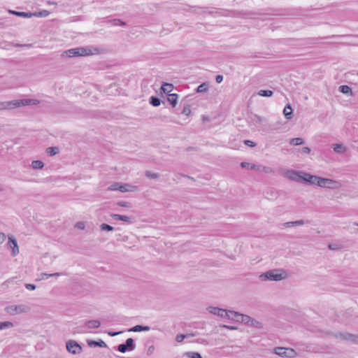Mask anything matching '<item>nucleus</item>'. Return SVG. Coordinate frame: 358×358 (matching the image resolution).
Instances as JSON below:
<instances>
[{
	"mask_svg": "<svg viewBox=\"0 0 358 358\" xmlns=\"http://www.w3.org/2000/svg\"><path fill=\"white\" fill-rule=\"evenodd\" d=\"M31 166L34 169H41L44 166V164L42 161L34 160L31 162Z\"/></svg>",
	"mask_w": 358,
	"mask_h": 358,
	"instance_id": "c85d7f7f",
	"label": "nucleus"
},
{
	"mask_svg": "<svg viewBox=\"0 0 358 358\" xmlns=\"http://www.w3.org/2000/svg\"><path fill=\"white\" fill-rule=\"evenodd\" d=\"M320 177L310 175L305 173L303 176V183H308V185H317L318 184Z\"/></svg>",
	"mask_w": 358,
	"mask_h": 358,
	"instance_id": "4468645a",
	"label": "nucleus"
},
{
	"mask_svg": "<svg viewBox=\"0 0 358 358\" xmlns=\"http://www.w3.org/2000/svg\"><path fill=\"white\" fill-rule=\"evenodd\" d=\"M303 172L294 171V170H288L286 173V176L288 179L297 182H303Z\"/></svg>",
	"mask_w": 358,
	"mask_h": 358,
	"instance_id": "1a4fd4ad",
	"label": "nucleus"
},
{
	"mask_svg": "<svg viewBox=\"0 0 358 358\" xmlns=\"http://www.w3.org/2000/svg\"><path fill=\"white\" fill-rule=\"evenodd\" d=\"M222 327L226 328L229 330H236L238 328L234 326H228V325H222Z\"/></svg>",
	"mask_w": 358,
	"mask_h": 358,
	"instance_id": "4d7b16f0",
	"label": "nucleus"
},
{
	"mask_svg": "<svg viewBox=\"0 0 358 358\" xmlns=\"http://www.w3.org/2000/svg\"><path fill=\"white\" fill-rule=\"evenodd\" d=\"M223 80V76L222 75H217L215 77V81L217 83H220Z\"/></svg>",
	"mask_w": 358,
	"mask_h": 358,
	"instance_id": "5fc2aeb1",
	"label": "nucleus"
},
{
	"mask_svg": "<svg viewBox=\"0 0 358 358\" xmlns=\"http://www.w3.org/2000/svg\"><path fill=\"white\" fill-rule=\"evenodd\" d=\"M46 152L49 156H54L58 152V148L56 147H48Z\"/></svg>",
	"mask_w": 358,
	"mask_h": 358,
	"instance_id": "e433bc0d",
	"label": "nucleus"
},
{
	"mask_svg": "<svg viewBox=\"0 0 358 358\" xmlns=\"http://www.w3.org/2000/svg\"><path fill=\"white\" fill-rule=\"evenodd\" d=\"M49 13H50L49 11H48L46 10H43L40 12L32 13V14H34L33 16L40 17H45L49 15Z\"/></svg>",
	"mask_w": 358,
	"mask_h": 358,
	"instance_id": "c9c22d12",
	"label": "nucleus"
},
{
	"mask_svg": "<svg viewBox=\"0 0 358 358\" xmlns=\"http://www.w3.org/2000/svg\"><path fill=\"white\" fill-rule=\"evenodd\" d=\"M87 344L91 348H92V347L106 348L107 347L106 343L101 340H99L98 341H88Z\"/></svg>",
	"mask_w": 358,
	"mask_h": 358,
	"instance_id": "6ab92c4d",
	"label": "nucleus"
},
{
	"mask_svg": "<svg viewBox=\"0 0 358 358\" xmlns=\"http://www.w3.org/2000/svg\"><path fill=\"white\" fill-rule=\"evenodd\" d=\"M66 350L73 355H79L82 352V347L75 341L70 340L66 342Z\"/></svg>",
	"mask_w": 358,
	"mask_h": 358,
	"instance_id": "9d476101",
	"label": "nucleus"
},
{
	"mask_svg": "<svg viewBox=\"0 0 358 358\" xmlns=\"http://www.w3.org/2000/svg\"><path fill=\"white\" fill-rule=\"evenodd\" d=\"M229 313H231V320H235L237 322L243 323L244 324H247L248 323V320L250 316L240 313L234 310H229Z\"/></svg>",
	"mask_w": 358,
	"mask_h": 358,
	"instance_id": "6e6552de",
	"label": "nucleus"
},
{
	"mask_svg": "<svg viewBox=\"0 0 358 358\" xmlns=\"http://www.w3.org/2000/svg\"><path fill=\"white\" fill-rule=\"evenodd\" d=\"M130 187L131 186L127 184H124V185L119 184L118 190L121 192H127L130 191V189H129Z\"/></svg>",
	"mask_w": 358,
	"mask_h": 358,
	"instance_id": "a19ab883",
	"label": "nucleus"
},
{
	"mask_svg": "<svg viewBox=\"0 0 358 358\" xmlns=\"http://www.w3.org/2000/svg\"><path fill=\"white\" fill-rule=\"evenodd\" d=\"M257 94L261 96L271 97L273 96V91L269 90H261L257 92Z\"/></svg>",
	"mask_w": 358,
	"mask_h": 358,
	"instance_id": "c756f323",
	"label": "nucleus"
},
{
	"mask_svg": "<svg viewBox=\"0 0 358 358\" xmlns=\"http://www.w3.org/2000/svg\"><path fill=\"white\" fill-rule=\"evenodd\" d=\"M244 143L250 147H255L256 145L255 143L250 140H245Z\"/></svg>",
	"mask_w": 358,
	"mask_h": 358,
	"instance_id": "49530a36",
	"label": "nucleus"
},
{
	"mask_svg": "<svg viewBox=\"0 0 358 358\" xmlns=\"http://www.w3.org/2000/svg\"><path fill=\"white\" fill-rule=\"evenodd\" d=\"M75 227L78 229H84L85 227V223L84 222H78L76 224Z\"/></svg>",
	"mask_w": 358,
	"mask_h": 358,
	"instance_id": "37998d69",
	"label": "nucleus"
},
{
	"mask_svg": "<svg viewBox=\"0 0 358 358\" xmlns=\"http://www.w3.org/2000/svg\"><path fill=\"white\" fill-rule=\"evenodd\" d=\"M61 275L62 273H50V275H51V277H58L60 276Z\"/></svg>",
	"mask_w": 358,
	"mask_h": 358,
	"instance_id": "052dcab7",
	"label": "nucleus"
},
{
	"mask_svg": "<svg viewBox=\"0 0 358 358\" xmlns=\"http://www.w3.org/2000/svg\"><path fill=\"white\" fill-rule=\"evenodd\" d=\"M208 83H203L202 84H201L200 85L198 86V87L196 88V92H206L208 91Z\"/></svg>",
	"mask_w": 358,
	"mask_h": 358,
	"instance_id": "2f4dec72",
	"label": "nucleus"
},
{
	"mask_svg": "<svg viewBox=\"0 0 358 358\" xmlns=\"http://www.w3.org/2000/svg\"><path fill=\"white\" fill-rule=\"evenodd\" d=\"M305 222L302 220H296L294 222H287L284 224V225L286 227H296V226H301L304 224Z\"/></svg>",
	"mask_w": 358,
	"mask_h": 358,
	"instance_id": "bb28decb",
	"label": "nucleus"
},
{
	"mask_svg": "<svg viewBox=\"0 0 358 358\" xmlns=\"http://www.w3.org/2000/svg\"><path fill=\"white\" fill-rule=\"evenodd\" d=\"M259 278L262 280H268L273 281H280L287 278V274L284 271H281L278 269H273L261 274Z\"/></svg>",
	"mask_w": 358,
	"mask_h": 358,
	"instance_id": "7ed1b4c3",
	"label": "nucleus"
},
{
	"mask_svg": "<svg viewBox=\"0 0 358 358\" xmlns=\"http://www.w3.org/2000/svg\"><path fill=\"white\" fill-rule=\"evenodd\" d=\"M301 152L305 154H309L310 152V148L308 147H303L301 149Z\"/></svg>",
	"mask_w": 358,
	"mask_h": 358,
	"instance_id": "864d4df0",
	"label": "nucleus"
},
{
	"mask_svg": "<svg viewBox=\"0 0 358 358\" xmlns=\"http://www.w3.org/2000/svg\"><path fill=\"white\" fill-rule=\"evenodd\" d=\"M173 89V85L171 83H164L162 87L161 90L163 91L164 93L169 94V93L171 92Z\"/></svg>",
	"mask_w": 358,
	"mask_h": 358,
	"instance_id": "5701e85b",
	"label": "nucleus"
},
{
	"mask_svg": "<svg viewBox=\"0 0 358 358\" xmlns=\"http://www.w3.org/2000/svg\"><path fill=\"white\" fill-rule=\"evenodd\" d=\"M11 244H13V246H15V247L18 246L17 243V241L13 236H8V241L6 244V246H11Z\"/></svg>",
	"mask_w": 358,
	"mask_h": 358,
	"instance_id": "58836bf2",
	"label": "nucleus"
},
{
	"mask_svg": "<svg viewBox=\"0 0 358 358\" xmlns=\"http://www.w3.org/2000/svg\"><path fill=\"white\" fill-rule=\"evenodd\" d=\"M100 326L101 322L97 320H88L85 322V327L87 331L99 328Z\"/></svg>",
	"mask_w": 358,
	"mask_h": 358,
	"instance_id": "2eb2a0df",
	"label": "nucleus"
},
{
	"mask_svg": "<svg viewBox=\"0 0 358 358\" xmlns=\"http://www.w3.org/2000/svg\"><path fill=\"white\" fill-rule=\"evenodd\" d=\"M273 352L282 358H294L297 356V352L291 348L276 347Z\"/></svg>",
	"mask_w": 358,
	"mask_h": 358,
	"instance_id": "39448f33",
	"label": "nucleus"
},
{
	"mask_svg": "<svg viewBox=\"0 0 358 358\" xmlns=\"http://www.w3.org/2000/svg\"><path fill=\"white\" fill-rule=\"evenodd\" d=\"M206 310L215 316H217L221 318H231L229 310H227L223 308H220L215 306H208L206 308Z\"/></svg>",
	"mask_w": 358,
	"mask_h": 358,
	"instance_id": "0eeeda50",
	"label": "nucleus"
},
{
	"mask_svg": "<svg viewBox=\"0 0 358 358\" xmlns=\"http://www.w3.org/2000/svg\"><path fill=\"white\" fill-rule=\"evenodd\" d=\"M333 150L338 153H343L345 152L346 149L341 143H336L332 145Z\"/></svg>",
	"mask_w": 358,
	"mask_h": 358,
	"instance_id": "b1692460",
	"label": "nucleus"
},
{
	"mask_svg": "<svg viewBox=\"0 0 358 358\" xmlns=\"http://www.w3.org/2000/svg\"><path fill=\"white\" fill-rule=\"evenodd\" d=\"M332 336L343 341L358 345V335L352 334L349 332L338 331L334 333Z\"/></svg>",
	"mask_w": 358,
	"mask_h": 358,
	"instance_id": "20e7f679",
	"label": "nucleus"
},
{
	"mask_svg": "<svg viewBox=\"0 0 358 358\" xmlns=\"http://www.w3.org/2000/svg\"><path fill=\"white\" fill-rule=\"evenodd\" d=\"M149 103L155 107H157L161 103V100L157 96H152L149 99Z\"/></svg>",
	"mask_w": 358,
	"mask_h": 358,
	"instance_id": "cd10ccee",
	"label": "nucleus"
},
{
	"mask_svg": "<svg viewBox=\"0 0 358 358\" xmlns=\"http://www.w3.org/2000/svg\"><path fill=\"white\" fill-rule=\"evenodd\" d=\"M357 225H358V223H357Z\"/></svg>",
	"mask_w": 358,
	"mask_h": 358,
	"instance_id": "774afa93",
	"label": "nucleus"
},
{
	"mask_svg": "<svg viewBox=\"0 0 358 358\" xmlns=\"http://www.w3.org/2000/svg\"><path fill=\"white\" fill-rule=\"evenodd\" d=\"M65 52L69 57L88 56L92 55V52L90 48L83 47L69 49L66 50Z\"/></svg>",
	"mask_w": 358,
	"mask_h": 358,
	"instance_id": "423d86ee",
	"label": "nucleus"
},
{
	"mask_svg": "<svg viewBox=\"0 0 358 358\" xmlns=\"http://www.w3.org/2000/svg\"><path fill=\"white\" fill-rule=\"evenodd\" d=\"M150 328L148 326L136 325L129 329V331L139 332V331H148Z\"/></svg>",
	"mask_w": 358,
	"mask_h": 358,
	"instance_id": "aec40b11",
	"label": "nucleus"
},
{
	"mask_svg": "<svg viewBox=\"0 0 358 358\" xmlns=\"http://www.w3.org/2000/svg\"><path fill=\"white\" fill-rule=\"evenodd\" d=\"M338 182L329 178H324L320 177L317 185L321 187L336 188L337 187Z\"/></svg>",
	"mask_w": 358,
	"mask_h": 358,
	"instance_id": "9b49d317",
	"label": "nucleus"
},
{
	"mask_svg": "<svg viewBox=\"0 0 358 358\" xmlns=\"http://www.w3.org/2000/svg\"><path fill=\"white\" fill-rule=\"evenodd\" d=\"M12 248V255L15 256L19 253V248Z\"/></svg>",
	"mask_w": 358,
	"mask_h": 358,
	"instance_id": "6e6d98bb",
	"label": "nucleus"
},
{
	"mask_svg": "<svg viewBox=\"0 0 358 358\" xmlns=\"http://www.w3.org/2000/svg\"><path fill=\"white\" fill-rule=\"evenodd\" d=\"M154 350H155V347H154L153 345L150 346V347H149V348H148V354H151V353H152V352H153V351H154Z\"/></svg>",
	"mask_w": 358,
	"mask_h": 358,
	"instance_id": "bf43d9fd",
	"label": "nucleus"
},
{
	"mask_svg": "<svg viewBox=\"0 0 358 358\" xmlns=\"http://www.w3.org/2000/svg\"><path fill=\"white\" fill-rule=\"evenodd\" d=\"M43 275L45 276V278H44L45 280L51 277V275H50V274H48V273H44V274H43Z\"/></svg>",
	"mask_w": 358,
	"mask_h": 358,
	"instance_id": "e2e57ef3",
	"label": "nucleus"
},
{
	"mask_svg": "<svg viewBox=\"0 0 358 358\" xmlns=\"http://www.w3.org/2000/svg\"><path fill=\"white\" fill-rule=\"evenodd\" d=\"M100 229L102 231H112L114 230V227L108 224L103 223L100 225Z\"/></svg>",
	"mask_w": 358,
	"mask_h": 358,
	"instance_id": "4c0bfd02",
	"label": "nucleus"
},
{
	"mask_svg": "<svg viewBox=\"0 0 358 358\" xmlns=\"http://www.w3.org/2000/svg\"><path fill=\"white\" fill-rule=\"evenodd\" d=\"M224 252L228 258L235 259L240 256L241 251L238 248H227Z\"/></svg>",
	"mask_w": 358,
	"mask_h": 358,
	"instance_id": "ddd939ff",
	"label": "nucleus"
},
{
	"mask_svg": "<svg viewBox=\"0 0 358 358\" xmlns=\"http://www.w3.org/2000/svg\"><path fill=\"white\" fill-rule=\"evenodd\" d=\"M119 183L115 182L108 187L110 190H118Z\"/></svg>",
	"mask_w": 358,
	"mask_h": 358,
	"instance_id": "09e8293b",
	"label": "nucleus"
},
{
	"mask_svg": "<svg viewBox=\"0 0 358 358\" xmlns=\"http://www.w3.org/2000/svg\"><path fill=\"white\" fill-rule=\"evenodd\" d=\"M145 176L150 179H157L159 177V174L158 173H152L150 171H146Z\"/></svg>",
	"mask_w": 358,
	"mask_h": 358,
	"instance_id": "f704fd0d",
	"label": "nucleus"
},
{
	"mask_svg": "<svg viewBox=\"0 0 358 358\" xmlns=\"http://www.w3.org/2000/svg\"><path fill=\"white\" fill-rule=\"evenodd\" d=\"M9 13L13 15H15L16 16L26 17V18L31 17H33V15H34V14H32L31 12H20V11L12 10H10Z\"/></svg>",
	"mask_w": 358,
	"mask_h": 358,
	"instance_id": "a211bd4d",
	"label": "nucleus"
},
{
	"mask_svg": "<svg viewBox=\"0 0 358 358\" xmlns=\"http://www.w3.org/2000/svg\"><path fill=\"white\" fill-rule=\"evenodd\" d=\"M109 22L114 26L124 27L127 24L125 22H123L120 19H113V20H110Z\"/></svg>",
	"mask_w": 358,
	"mask_h": 358,
	"instance_id": "72a5a7b5",
	"label": "nucleus"
},
{
	"mask_svg": "<svg viewBox=\"0 0 358 358\" xmlns=\"http://www.w3.org/2000/svg\"><path fill=\"white\" fill-rule=\"evenodd\" d=\"M194 334H178L176 336V341L178 343H182L185 338H190L194 336Z\"/></svg>",
	"mask_w": 358,
	"mask_h": 358,
	"instance_id": "393cba45",
	"label": "nucleus"
},
{
	"mask_svg": "<svg viewBox=\"0 0 358 358\" xmlns=\"http://www.w3.org/2000/svg\"><path fill=\"white\" fill-rule=\"evenodd\" d=\"M25 287L29 290H34L36 289V286L33 284H26Z\"/></svg>",
	"mask_w": 358,
	"mask_h": 358,
	"instance_id": "603ef678",
	"label": "nucleus"
},
{
	"mask_svg": "<svg viewBox=\"0 0 358 358\" xmlns=\"http://www.w3.org/2000/svg\"><path fill=\"white\" fill-rule=\"evenodd\" d=\"M182 176H184V177H187V178H189V179H192V180H193V178H192V177H190V176H184V175H182Z\"/></svg>",
	"mask_w": 358,
	"mask_h": 358,
	"instance_id": "69168bd1",
	"label": "nucleus"
},
{
	"mask_svg": "<svg viewBox=\"0 0 358 358\" xmlns=\"http://www.w3.org/2000/svg\"><path fill=\"white\" fill-rule=\"evenodd\" d=\"M208 120V117H206V116H203V120L205 121V120Z\"/></svg>",
	"mask_w": 358,
	"mask_h": 358,
	"instance_id": "338daca9",
	"label": "nucleus"
},
{
	"mask_svg": "<svg viewBox=\"0 0 358 358\" xmlns=\"http://www.w3.org/2000/svg\"><path fill=\"white\" fill-rule=\"evenodd\" d=\"M253 120H254V121H255L256 122L261 124V123L263 122V120H264V117H261V116H259V115H254V119H253Z\"/></svg>",
	"mask_w": 358,
	"mask_h": 358,
	"instance_id": "c03bdc74",
	"label": "nucleus"
},
{
	"mask_svg": "<svg viewBox=\"0 0 358 358\" xmlns=\"http://www.w3.org/2000/svg\"><path fill=\"white\" fill-rule=\"evenodd\" d=\"M338 91L343 94H350L351 95H352V89L348 85H344L339 86Z\"/></svg>",
	"mask_w": 358,
	"mask_h": 358,
	"instance_id": "a878e982",
	"label": "nucleus"
},
{
	"mask_svg": "<svg viewBox=\"0 0 358 358\" xmlns=\"http://www.w3.org/2000/svg\"><path fill=\"white\" fill-rule=\"evenodd\" d=\"M283 114L287 120H290L292 117V108L289 104L286 105L284 108Z\"/></svg>",
	"mask_w": 358,
	"mask_h": 358,
	"instance_id": "4be33fe9",
	"label": "nucleus"
},
{
	"mask_svg": "<svg viewBox=\"0 0 358 358\" xmlns=\"http://www.w3.org/2000/svg\"><path fill=\"white\" fill-rule=\"evenodd\" d=\"M39 101L33 99H16L0 103V109H12L29 105H37Z\"/></svg>",
	"mask_w": 358,
	"mask_h": 358,
	"instance_id": "f257e3e1",
	"label": "nucleus"
},
{
	"mask_svg": "<svg viewBox=\"0 0 358 358\" xmlns=\"http://www.w3.org/2000/svg\"><path fill=\"white\" fill-rule=\"evenodd\" d=\"M136 346L134 343V340L131 338H127L126 341V343L120 344L117 347V350L122 352L124 353L127 350L132 351L135 349Z\"/></svg>",
	"mask_w": 358,
	"mask_h": 358,
	"instance_id": "f8f14e48",
	"label": "nucleus"
},
{
	"mask_svg": "<svg viewBox=\"0 0 358 358\" xmlns=\"http://www.w3.org/2000/svg\"><path fill=\"white\" fill-rule=\"evenodd\" d=\"M178 96L177 94H168L167 100L169 103L172 106V107H176L178 103Z\"/></svg>",
	"mask_w": 358,
	"mask_h": 358,
	"instance_id": "412c9836",
	"label": "nucleus"
},
{
	"mask_svg": "<svg viewBox=\"0 0 358 358\" xmlns=\"http://www.w3.org/2000/svg\"><path fill=\"white\" fill-rule=\"evenodd\" d=\"M182 113L187 116L190 115L191 109L189 105H186L184 106Z\"/></svg>",
	"mask_w": 358,
	"mask_h": 358,
	"instance_id": "79ce46f5",
	"label": "nucleus"
},
{
	"mask_svg": "<svg viewBox=\"0 0 358 358\" xmlns=\"http://www.w3.org/2000/svg\"><path fill=\"white\" fill-rule=\"evenodd\" d=\"M111 217H113L115 220H121L127 223H132L133 218L131 217H129L127 215H122L119 214H111Z\"/></svg>",
	"mask_w": 358,
	"mask_h": 358,
	"instance_id": "dca6fc26",
	"label": "nucleus"
},
{
	"mask_svg": "<svg viewBox=\"0 0 358 358\" xmlns=\"http://www.w3.org/2000/svg\"><path fill=\"white\" fill-rule=\"evenodd\" d=\"M247 325H249L250 327H252L255 329H261L264 327V324L262 322L257 320L251 317H250V319L248 320V323Z\"/></svg>",
	"mask_w": 358,
	"mask_h": 358,
	"instance_id": "f3484780",
	"label": "nucleus"
},
{
	"mask_svg": "<svg viewBox=\"0 0 358 358\" xmlns=\"http://www.w3.org/2000/svg\"><path fill=\"white\" fill-rule=\"evenodd\" d=\"M303 139L301 138H294L290 139L289 143L294 145H300L303 144Z\"/></svg>",
	"mask_w": 358,
	"mask_h": 358,
	"instance_id": "473e14b6",
	"label": "nucleus"
},
{
	"mask_svg": "<svg viewBox=\"0 0 358 358\" xmlns=\"http://www.w3.org/2000/svg\"><path fill=\"white\" fill-rule=\"evenodd\" d=\"M252 164L248 163V162H241V166L243 168V169H250V166Z\"/></svg>",
	"mask_w": 358,
	"mask_h": 358,
	"instance_id": "de8ad7c7",
	"label": "nucleus"
},
{
	"mask_svg": "<svg viewBox=\"0 0 358 358\" xmlns=\"http://www.w3.org/2000/svg\"><path fill=\"white\" fill-rule=\"evenodd\" d=\"M6 238V236L3 233H0V244H2Z\"/></svg>",
	"mask_w": 358,
	"mask_h": 358,
	"instance_id": "3c124183",
	"label": "nucleus"
},
{
	"mask_svg": "<svg viewBox=\"0 0 358 358\" xmlns=\"http://www.w3.org/2000/svg\"><path fill=\"white\" fill-rule=\"evenodd\" d=\"M185 355L189 358H202L200 353L196 352H187Z\"/></svg>",
	"mask_w": 358,
	"mask_h": 358,
	"instance_id": "ea45409f",
	"label": "nucleus"
},
{
	"mask_svg": "<svg viewBox=\"0 0 358 358\" xmlns=\"http://www.w3.org/2000/svg\"><path fill=\"white\" fill-rule=\"evenodd\" d=\"M268 168L266 167V166H262V171H264V172H268Z\"/></svg>",
	"mask_w": 358,
	"mask_h": 358,
	"instance_id": "680f3d73",
	"label": "nucleus"
},
{
	"mask_svg": "<svg viewBox=\"0 0 358 358\" xmlns=\"http://www.w3.org/2000/svg\"><path fill=\"white\" fill-rule=\"evenodd\" d=\"M122 333V331H118V332H111V331H109L108 334L110 336H115L121 334Z\"/></svg>",
	"mask_w": 358,
	"mask_h": 358,
	"instance_id": "13d9d810",
	"label": "nucleus"
},
{
	"mask_svg": "<svg viewBox=\"0 0 358 358\" xmlns=\"http://www.w3.org/2000/svg\"><path fill=\"white\" fill-rule=\"evenodd\" d=\"M13 327H14V324L11 322L6 321V322H0V330L13 328Z\"/></svg>",
	"mask_w": 358,
	"mask_h": 358,
	"instance_id": "7c9ffc66",
	"label": "nucleus"
},
{
	"mask_svg": "<svg viewBox=\"0 0 358 358\" xmlns=\"http://www.w3.org/2000/svg\"><path fill=\"white\" fill-rule=\"evenodd\" d=\"M250 169H251V170L262 171V166H261L256 165V164H252V165L250 166Z\"/></svg>",
	"mask_w": 358,
	"mask_h": 358,
	"instance_id": "8fccbe9b",
	"label": "nucleus"
},
{
	"mask_svg": "<svg viewBox=\"0 0 358 358\" xmlns=\"http://www.w3.org/2000/svg\"><path fill=\"white\" fill-rule=\"evenodd\" d=\"M48 4H53V5H56V4H57L55 2H53V1L52 2V1H48Z\"/></svg>",
	"mask_w": 358,
	"mask_h": 358,
	"instance_id": "0e129e2a",
	"label": "nucleus"
},
{
	"mask_svg": "<svg viewBox=\"0 0 358 358\" xmlns=\"http://www.w3.org/2000/svg\"><path fill=\"white\" fill-rule=\"evenodd\" d=\"M31 310V307L24 303H20L17 305L11 304L6 306L4 308V311L11 316H15L21 314H27L30 313Z\"/></svg>",
	"mask_w": 358,
	"mask_h": 358,
	"instance_id": "f03ea898",
	"label": "nucleus"
},
{
	"mask_svg": "<svg viewBox=\"0 0 358 358\" xmlns=\"http://www.w3.org/2000/svg\"><path fill=\"white\" fill-rule=\"evenodd\" d=\"M117 205L121 207H130V203L127 201H120L117 203Z\"/></svg>",
	"mask_w": 358,
	"mask_h": 358,
	"instance_id": "a18cd8bd",
	"label": "nucleus"
}]
</instances>
